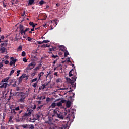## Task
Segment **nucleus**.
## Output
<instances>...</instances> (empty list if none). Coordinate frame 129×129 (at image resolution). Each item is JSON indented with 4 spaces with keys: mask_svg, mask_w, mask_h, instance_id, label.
<instances>
[{
    "mask_svg": "<svg viewBox=\"0 0 129 129\" xmlns=\"http://www.w3.org/2000/svg\"><path fill=\"white\" fill-rule=\"evenodd\" d=\"M18 50L22 51V46H19V47L18 48Z\"/></svg>",
    "mask_w": 129,
    "mask_h": 129,
    "instance_id": "53",
    "label": "nucleus"
},
{
    "mask_svg": "<svg viewBox=\"0 0 129 129\" xmlns=\"http://www.w3.org/2000/svg\"><path fill=\"white\" fill-rule=\"evenodd\" d=\"M4 66L3 62H0V69H2V67Z\"/></svg>",
    "mask_w": 129,
    "mask_h": 129,
    "instance_id": "44",
    "label": "nucleus"
},
{
    "mask_svg": "<svg viewBox=\"0 0 129 129\" xmlns=\"http://www.w3.org/2000/svg\"><path fill=\"white\" fill-rule=\"evenodd\" d=\"M53 113L56 115L57 117L58 118H60V119H64V117L62 115V113L61 112H59V111H57L56 110H54L53 111Z\"/></svg>",
    "mask_w": 129,
    "mask_h": 129,
    "instance_id": "6",
    "label": "nucleus"
},
{
    "mask_svg": "<svg viewBox=\"0 0 129 129\" xmlns=\"http://www.w3.org/2000/svg\"><path fill=\"white\" fill-rule=\"evenodd\" d=\"M24 107L25 104H20V106L17 107L15 109L12 110V113H14V114L18 113L15 119L16 122H21V121L27 120V119L31 116L32 113H33V110H32V109H27L26 112L23 113L21 117H20V114L23 112V110H20V108L23 109Z\"/></svg>",
    "mask_w": 129,
    "mask_h": 129,
    "instance_id": "1",
    "label": "nucleus"
},
{
    "mask_svg": "<svg viewBox=\"0 0 129 129\" xmlns=\"http://www.w3.org/2000/svg\"><path fill=\"white\" fill-rule=\"evenodd\" d=\"M44 75V72H41L39 74H38V77L39 79H38V81L41 79V77Z\"/></svg>",
    "mask_w": 129,
    "mask_h": 129,
    "instance_id": "16",
    "label": "nucleus"
},
{
    "mask_svg": "<svg viewBox=\"0 0 129 129\" xmlns=\"http://www.w3.org/2000/svg\"><path fill=\"white\" fill-rule=\"evenodd\" d=\"M69 55V53L68 52V51H66L64 52V57H67Z\"/></svg>",
    "mask_w": 129,
    "mask_h": 129,
    "instance_id": "31",
    "label": "nucleus"
},
{
    "mask_svg": "<svg viewBox=\"0 0 129 129\" xmlns=\"http://www.w3.org/2000/svg\"><path fill=\"white\" fill-rule=\"evenodd\" d=\"M4 63H5V65H8V64L9 63V61L6 60Z\"/></svg>",
    "mask_w": 129,
    "mask_h": 129,
    "instance_id": "50",
    "label": "nucleus"
},
{
    "mask_svg": "<svg viewBox=\"0 0 129 129\" xmlns=\"http://www.w3.org/2000/svg\"><path fill=\"white\" fill-rule=\"evenodd\" d=\"M9 77H7L6 78L3 79L1 81V82H8V81L9 79Z\"/></svg>",
    "mask_w": 129,
    "mask_h": 129,
    "instance_id": "20",
    "label": "nucleus"
},
{
    "mask_svg": "<svg viewBox=\"0 0 129 129\" xmlns=\"http://www.w3.org/2000/svg\"><path fill=\"white\" fill-rule=\"evenodd\" d=\"M46 77H53V76L50 75V73L48 74Z\"/></svg>",
    "mask_w": 129,
    "mask_h": 129,
    "instance_id": "47",
    "label": "nucleus"
},
{
    "mask_svg": "<svg viewBox=\"0 0 129 129\" xmlns=\"http://www.w3.org/2000/svg\"><path fill=\"white\" fill-rule=\"evenodd\" d=\"M42 47H50V45H49V44H44V45H42Z\"/></svg>",
    "mask_w": 129,
    "mask_h": 129,
    "instance_id": "37",
    "label": "nucleus"
},
{
    "mask_svg": "<svg viewBox=\"0 0 129 129\" xmlns=\"http://www.w3.org/2000/svg\"><path fill=\"white\" fill-rule=\"evenodd\" d=\"M76 78H77L76 75H74V76L72 77V79L69 78H66L67 81L71 84V87H73L74 89H75V87H76V83L74 84V82H75V81L76 80Z\"/></svg>",
    "mask_w": 129,
    "mask_h": 129,
    "instance_id": "4",
    "label": "nucleus"
},
{
    "mask_svg": "<svg viewBox=\"0 0 129 129\" xmlns=\"http://www.w3.org/2000/svg\"><path fill=\"white\" fill-rule=\"evenodd\" d=\"M9 86H10V85H9L8 83H3L1 86H0V88H4L5 89H6V88H7V87H9Z\"/></svg>",
    "mask_w": 129,
    "mask_h": 129,
    "instance_id": "11",
    "label": "nucleus"
},
{
    "mask_svg": "<svg viewBox=\"0 0 129 129\" xmlns=\"http://www.w3.org/2000/svg\"><path fill=\"white\" fill-rule=\"evenodd\" d=\"M66 100H62L60 102L56 103V106H62V103H65Z\"/></svg>",
    "mask_w": 129,
    "mask_h": 129,
    "instance_id": "13",
    "label": "nucleus"
},
{
    "mask_svg": "<svg viewBox=\"0 0 129 129\" xmlns=\"http://www.w3.org/2000/svg\"><path fill=\"white\" fill-rule=\"evenodd\" d=\"M37 80H38V79L37 78L33 79L32 80H31V83H33V82L37 81Z\"/></svg>",
    "mask_w": 129,
    "mask_h": 129,
    "instance_id": "30",
    "label": "nucleus"
},
{
    "mask_svg": "<svg viewBox=\"0 0 129 129\" xmlns=\"http://www.w3.org/2000/svg\"><path fill=\"white\" fill-rule=\"evenodd\" d=\"M26 78V77L24 76V75H22L21 76H20L18 80V82L19 83H21V82H22V81H23V79H24V78Z\"/></svg>",
    "mask_w": 129,
    "mask_h": 129,
    "instance_id": "15",
    "label": "nucleus"
},
{
    "mask_svg": "<svg viewBox=\"0 0 129 129\" xmlns=\"http://www.w3.org/2000/svg\"><path fill=\"white\" fill-rule=\"evenodd\" d=\"M35 70H39V67H37L35 69H34Z\"/></svg>",
    "mask_w": 129,
    "mask_h": 129,
    "instance_id": "58",
    "label": "nucleus"
},
{
    "mask_svg": "<svg viewBox=\"0 0 129 129\" xmlns=\"http://www.w3.org/2000/svg\"><path fill=\"white\" fill-rule=\"evenodd\" d=\"M38 66H39V67H42V63L39 64H38Z\"/></svg>",
    "mask_w": 129,
    "mask_h": 129,
    "instance_id": "63",
    "label": "nucleus"
},
{
    "mask_svg": "<svg viewBox=\"0 0 129 129\" xmlns=\"http://www.w3.org/2000/svg\"><path fill=\"white\" fill-rule=\"evenodd\" d=\"M7 46H8V43L7 42L1 43V48H3V47H7Z\"/></svg>",
    "mask_w": 129,
    "mask_h": 129,
    "instance_id": "21",
    "label": "nucleus"
},
{
    "mask_svg": "<svg viewBox=\"0 0 129 129\" xmlns=\"http://www.w3.org/2000/svg\"><path fill=\"white\" fill-rule=\"evenodd\" d=\"M41 116H42V114L40 113H38L36 114V115H35L34 118H33V119L30 118L29 121L30 122H35V121H36V120H38V119H39L40 117Z\"/></svg>",
    "mask_w": 129,
    "mask_h": 129,
    "instance_id": "5",
    "label": "nucleus"
},
{
    "mask_svg": "<svg viewBox=\"0 0 129 129\" xmlns=\"http://www.w3.org/2000/svg\"><path fill=\"white\" fill-rule=\"evenodd\" d=\"M42 89H45V88H46V86H45L44 84H42Z\"/></svg>",
    "mask_w": 129,
    "mask_h": 129,
    "instance_id": "51",
    "label": "nucleus"
},
{
    "mask_svg": "<svg viewBox=\"0 0 129 129\" xmlns=\"http://www.w3.org/2000/svg\"><path fill=\"white\" fill-rule=\"evenodd\" d=\"M16 84H17V82H14V84L12 85V86H13V87H16Z\"/></svg>",
    "mask_w": 129,
    "mask_h": 129,
    "instance_id": "46",
    "label": "nucleus"
},
{
    "mask_svg": "<svg viewBox=\"0 0 129 129\" xmlns=\"http://www.w3.org/2000/svg\"><path fill=\"white\" fill-rule=\"evenodd\" d=\"M38 105H39V104H41V101H37Z\"/></svg>",
    "mask_w": 129,
    "mask_h": 129,
    "instance_id": "56",
    "label": "nucleus"
},
{
    "mask_svg": "<svg viewBox=\"0 0 129 129\" xmlns=\"http://www.w3.org/2000/svg\"><path fill=\"white\" fill-rule=\"evenodd\" d=\"M56 106H57V104H56V103H52L51 104V107L52 108H54Z\"/></svg>",
    "mask_w": 129,
    "mask_h": 129,
    "instance_id": "26",
    "label": "nucleus"
},
{
    "mask_svg": "<svg viewBox=\"0 0 129 129\" xmlns=\"http://www.w3.org/2000/svg\"><path fill=\"white\" fill-rule=\"evenodd\" d=\"M50 52H55L56 51V47L52 46L51 48H49Z\"/></svg>",
    "mask_w": 129,
    "mask_h": 129,
    "instance_id": "19",
    "label": "nucleus"
},
{
    "mask_svg": "<svg viewBox=\"0 0 129 129\" xmlns=\"http://www.w3.org/2000/svg\"><path fill=\"white\" fill-rule=\"evenodd\" d=\"M23 62H28L27 58H26V57L23 58Z\"/></svg>",
    "mask_w": 129,
    "mask_h": 129,
    "instance_id": "43",
    "label": "nucleus"
},
{
    "mask_svg": "<svg viewBox=\"0 0 129 129\" xmlns=\"http://www.w3.org/2000/svg\"><path fill=\"white\" fill-rule=\"evenodd\" d=\"M53 24L54 27H56L57 26V19H55L54 20H53Z\"/></svg>",
    "mask_w": 129,
    "mask_h": 129,
    "instance_id": "29",
    "label": "nucleus"
},
{
    "mask_svg": "<svg viewBox=\"0 0 129 129\" xmlns=\"http://www.w3.org/2000/svg\"><path fill=\"white\" fill-rule=\"evenodd\" d=\"M33 24H34V22H29L30 26H32Z\"/></svg>",
    "mask_w": 129,
    "mask_h": 129,
    "instance_id": "55",
    "label": "nucleus"
},
{
    "mask_svg": "<svg viewBox=\"0 0 129 129\" xmlns=\"http://www.w3.org/2000/svg\"><path fill=\"white\" fill-rule=\"evenodd\" d=\"M73 95L70 97V98H72L75 96V94L74 93H72Z\"/></svg>",
    "mask_w": 129,
    "mask_h": 129,
    "instance_id": "45",
    "label": "nucleus"
},
{
    "mask_svg": "<svg viewBox=\"0 0 129 129\" xmlns=\"http://www.w3.org/2000/svg\"><path fill=\"white\" fill-rule=\"evenodd\" d=\"M42 87H40L39 88L38 90L40 91V90H42Z\"/></svg>",
    "mask_w": 129,
    "mask_h": 129,
    "instance_id": "59",
    "label": "nucleus"
},
{
    "mask_svg": "<svg viewBox=\"0 0 129 129\" xmlns=\"http://www.w3.org/2000/svg\"><path fill=\"white\" fill-rule=\"evenodd\" d=\"M56 82H57V83H59V82H61V79H57Z\"/></svg>",
    "mask_w": 129,
    "mask_h": 129,
    "instance_id": "42",
    "label": "nucleus"
},
{
    "mask_svg": "<svg viewBox=\"0 0 129 129\" xmlns=\"http://www.w3.org/2000/svg\"><path fill=\"white\" fill-rule=\"evenodd\" d=\"M50 101H51V98L47 97L46 98V102L48 103L50 102Z\"/></svg>",
    "mask_w": 129,
    "mask_h": 129,
    "instance_id": "34",
    "label": "nucleus"
},
{
    "mask_svg": "<svg viewBox=\"0 0 129 129\" xmlns=\"http://www.w3.org/2000/svg\"><path fill=\"white\" fill-rule=\"evenodd\" d=\"M21 72V70H18L17 71V76H19V75H20V73Z\"/></svg>",
    "mask_w": 129,
    "mask_h": 129,
    "instance_id": "38",
    "label": "nucleus"
},
{
    "mask_svg": "<svg viewBox=\"0 0 129 129\" xmlns=\"http://www.w3.org/2000/svg\"><path fill=\"white\" fill-rule=\"evenodd\" d=\"M27 40H28V42H31V41H32V38H31V37H28Z\"/></svg>",
    "mask_w": 129,
    "mask_h": 129,
    "instance_id": "40",
    "label": "nucleus"
},
{
    "mask_svg": "<svg viewBox=\"0 0 129 129\" xmlns=\"http://www.w3.org/2000/svg\"><path fill=\"white\" fill-rule=\"evenodd\" d=\"M1 39H2V40H4V39H5V36H4V35H2V36H1Z\"/></svg>",
    "mask_w": 129,
    "mask_h": 129,
    "instance_id": "57",
    "label": "nucleus"
},
{
    "mask_svg": "<svg viewBox=\"0 0 129 129\" xmlns=\"http://www.w3.org/2000/svg\"><path fill=\"white\" fill-rule=\"evenodd\" d=\"M52 58H54V59H56V58H58V55H54V54H52Z\"/></svg>",
    "mask_w": 129,
    "mask_h": 129,
    "instance_id": "35",
    "label": "nucleus"
},
{
    "mask_svg": "<svg viewBox=\"0 0 129 129\" xmlns=\"http://www.w3.org/2000/svg\"><path fill=\"white\" fill-rule=\"evenodd\" d=\"M39 5H44V4H46V2L45 1H44V0H41L40 1H39Z\"/></svg>",
    "mask_w": 129,
    "mask_h": 129,
    "instance_id": "25",
    "label": "nucleus"
},
{
    "mask_svg": "<svg viewBox=\"0 0 129 129\" xmlns=\"http://www.w3.org/2000/svg\"><path fill=\"white\" fill-rule=\"evenodd\" d=\"M38 81H37L36 83H33V84L32 85V86H33V87H34V88L37 87V84Z\"/></svg>",
    "mask_w": 129,
    "mask_h": 129,
    "instance_id": "27",
    "label": "nucleus"
},
{
    "mask_svg": "<svg viewBox=\"0 0 129 129\" xmlns=\"http://www.w3.org/2000/svg\"><path fill=\"white\" fill-rule=\"evenodd\" d=\"M49 129H55V126H51Z\"/></svg>",
    "mask_w": 129,
    "mask_h": 129,
    "instance_id": "52",
    "label": "nucleus"
},
{
    "mask_svg": "<svg viewBox=\"0 0 129 129\" xmlns=\"http://www.w3.org/2000/svg\"><path fill=\"white\" fill-rule=\"evenodd\" d=\"M21 55L22 57H25L26 56V52L23 51L22 52Z\"/></svg>",
    "mask_w": 129,
    "mask_h": 129,
    "instance_id": "32",
    "label": "nucleus"
},
{
    "mask_svg": "<svg viewBox=\"0 0 129 129\" xmlns=\"http://www.w3.org/2000/svg\"><path fill=\"white\" fill-rule=\"evenodd\" d=\"M54 75H56V76H58V74L57 73V72L54 73Z\"/></svg>",
    "mask_w": 129,
    "mask_h": 129,
    "instance_id": "61",
    "label": "nucleus"
},
{
    "mask_svg": "<svg viewBox=\"0 0 129 129\" xmlns=\"http://www.w3.org/2000/svg\"><path fill=\"white\" fill-rule=\"evenodd\" d=\"M30 31L29 28H26L22 25H20L19 26V32L21 35H23V38L26 39L27 36H26V32Z\"/></svg>",
    "mask_w": 129,
    "mask_h": 129,
    "instance_id": "3",
    "label": "nucleus"
},
{
    "mask_svg": "<svg viewBox=\"0 0 129 129\" xmlns=\"http://www.w3.org/2000/svg\"><path fill=\"white\" fill-rule=\"evenodd\" d=\"M66 106H67V107H68V108H69V107H70V106H71V102L70 101H68L66 103Z\"/></svg>",
    "mask_w": 129,
    "mask_h": 129,
    "instance_id": "18",
    "label": "nucleus"
},
{
    "mask_svg": "<svg viewBox=\"0 0 129 129\" xmlns=\"http://www.w3.org/2000/svg\"><path fill=\"white\" fill-rule=\"evenodd\" d=\"M24 16H25V11H24L23 14H22V17H24Z\"/></svg>",
    "mask_w": 129,
    "mask_h": 129,
    "instance_id": "60",
    "label": "nucleus"
},
{
    "mask_svg": "<svg viewBox=\"0 0 129 129\" xmlns=\"http://www.w3.org/2000/svg\"><path fill=\"white\" fill-rule=\"evenodd\" d=\"M36 108H37V106L36 104H34L33 106H32V109L34 110V109H36Z\"/></svg>",
    "mask_w": 129,
    "mask_h": 129,
    "instance_id": "36",
    "label": "nucleus"
},
{
    "mask_svg": "<svg viewBox=\"0 0 129 129\" xmlns=\"http://www.w3.org/2000/svg\"><path fill=\"white\" fill-rule=\"evenodd\" d=\"M35 0H29L28 6H31L34 4Z\"/></svg>",
    "mask_w": 129,
    "mask_h": 129,
    "instance_id": "17",
    "label": "nucleus"
},
{
    "mask_svg": "<svg viewBox=\"0 0 129 129\" xmlns=\"http://www.w3.org/2000/svg\"><path fill=\"white\" fill-rule=\"evenodd\" d=\"M21 127L23 128L26 129H34L35 128V126L33 124H23L21 125Z\"/></svg>",
    "mask_w": 129,
    "mask_h": 129,
    "instance_id": "7",
    "label": "nucleus"
},
{
    "mask_svg": "<svg viewBox=\"0 0 129 129\" xmlns=\"http://www.w3.org/2000/svg\"><path fill=\"white\" fill-rule=\"evenodd\" d=\"M3 8H6L7 7V3H4L3 2Z\"/></svg>",
    "mask_w": 129,
    "mask_h": 129,
    "instance_id": "48",
    "label": "nucleus"
},
{
    "mask_svg": "<svg viewBox=\"0 0 129 129\" xmlns=\"http://www.w3.org/2000/svg\"><path fill=\"white\" fill-rule=\"evenodd\" d=\"M18 101L20 103H25L26 98L28 97V93L23 92H17Z\"/></svg>",
    "mask_w": 129,
    "mask_h": 129,
    "instance_id": "2",
    "label": "nucleus"
},
{
    "mask_svg": "<svg viewBox=\"0 0 129 129\" xmlns=\"http://www.w3.org/2000/svg\"><path fill=\"white\" fill-rule=\"evenodd\" d=\"M15 72V70H12L10 72V73L9 75L11 76V75H13V74Z\"/></svg>",
    "mask_w": 129,
    "mask_h": 129,
    "instance_id": "33",
    "label": "nucleus"
},
{
    "mask_svg": "<svg viewBox=\"0 0 129 129\" xmlns=\"http://www.w3.org/2000/svg\"><path fill=\"white\" fill-rule=\"evenodd\" d=\"M6 52V48L5 47H2L1 48V53L4 54V53Z\"/></svg>",
    "mask_w": 129,
    "mask_h": 129,
    "instance_id": "24",
    "label": "nucleus"
},
{
    "mask_svg": "<svg viewBox=\"0 0 129 129\" xmlns=\"http://www.w3.org/2000/svg\"><path fill=\"white\" fill-rule=\"evenodd\" d=\"M70 116H71L70 114L68 115V116L67 117V120H70Z\"/></svg>",
    "mask_w": 129,
    "mask_h": 129,
    "instance_id": "39",
    "label": "nucleus"
},
{
    "mask_svg": "<svg viewBox=\"0 0 129 129\" xmlns=\"http://www.w3.org/2000/svg\"><path fill=\"white\" fill-rule=\"evenodd\" d=\"M37 99H39V100H41V99H42L43 100V99H45V96H41V97H38Z\"/></svg>",
    "mask_w": 129,
    "mask_h": 129,
    "instance_id": "28",
    "label": "nucleus"
},
{
    "mask_svg": "<svg viewBox=\"0 0 129 129\" xmlns=\"http://www.w3.org/2000/svg\"><path fill=\"white\" fill-rule=\"evenodd\" d=\"M13 122H14V117L12 116H11L9 117L8 123L12 124Z\"/></svg>",
    "mask_w": 129,
    "mask_h": 129,
    "instance_id": "14",
    "label": "nucleus"
},
{
    "mask_svg": "<svg viewBox=\"0 0 129 129\" xmlns=\"http://www.w3.org/2000/svg\"><path fill=\"white\" fill-rule=\"evenodd\" d=\"M10 129H14V127L13 126H11Z\"/></svg>",
    "mask_w": 129,
    "mask_h": 129,
    "instance_id": "64",
    "label": "nucleus"
},
{
    "mask_svg": "<svg viewBox=\"0 0 129 129\" xmlns=\"http://www.w3.org/2000/svg\"><path fill=\"white\" fill-rule=\"evenodd\" d=\"M10 59L11 60L9 63V65H10V66H12V65H15V64H16V62H17V59H14V57H11Z\"/></svg>",
    "mask_w": 129,
    "mask_h": 129,
    "instance_id": "9",
    "label": "nucleus"
},
{
    "mask_svg": "<svg viewBox=\"0 0 129 129\" xmlns=\"http://www.w3.org/2000/svg\"><path fill=\"white\" fill-rule=\"evenodd\" d=\"M43 85H45V86H48V83H45V84H43Z\"/></svg>",
    "mask_w": 129,
    "mask_h": 129,
    "instance_id": "62",
    "label": "nucleus"
},
{
    "mask_svg": "<svg viewBox=\"0 0 129 129\" xmlns=\"http://www.w3.org/2000/svg\"><path fill=\"white\" fill-rule=\"evenodd\" d=\"M74 70L73 69H72L69 73V76H70V77H71V76H73V74L72 73V72H73Z\"/></svg>",
    "mask_w": 129,
    "mask_h": 129,
    "instance_id": "22",
    "label": "nucleus"
},
{
    "mask_svg": "<svg viewBox=\"0 0 129 129\" xmlns=\"http://www.w3.org/2000/svg\"><path fill=\"white\" fill-rule=\"evenodd\" d=\"M69 122H66V123H64V124H63L62 126H61V127H59L58 129H68V123Z\"/></svg>",
    "mask_w": 129,
    "mask_h": 129,
    "instance_id": "10",
    "label": "nucleus"
},
{
    "mask_svg": "<svg viewBox=\"0 0 129 129\" xmlns=\"http://www.w3.org/2000/svg\"><path fill=\"white\" fill-rule=\"evenodd\" d=\"M35 65H36V62L34 61L32 62L31 63L28 65L27 67L26 68V69L27 70H32V69H34Z\"/></svg>",
    "mask_w": 129,
    "mask_h": 129,
    "instance_id": "8",
    "label": "nucleus"
},
{
    "mask_svg": "<svg viewBox=\"0 0 129 129\" xmlns=\"http://www.w3.org/2000/svg\"><path fill=\"white\" fill-rule=\"evenodd\" d=\"M32 26V27L34 28H35V27H36V26H37V24L33 23Z\"/></svg>",
    "mask_w": 129,
    "mask_h": 129,
    "instance_id": "54",
    "label": "nucleus"
},
{
    "mask_svg": "<svg viewBox=\"0 0 129 129\" xmlns=\"http://www.w3.org/2000/svg\"><path fill=\"white\" fill-rule=\"evenodd\" d=\"M49 42H50V41H49V40H43V43H49Z\"/></svg>",
    "mask_w": 129,
    "mask_h": 129,
    "instance_id": "41",
    "label": "nucleus"
},
{
    "mask_svg": "<svg viewBox=\"0 0 129 129\" xmlns=\"http://www.w3.org/2000/svg\"><path fill=\"white\" fill-rule=\"evenodd\" d=\"M43 106L44 105L38 106V107H37V108H36L37 110H40V109H42Z\"/></svg>",
    "mask_w": 129,
    "mask_h": 129,
    "instance_id": "23",
    "label": "nucleus"
},
{
    "mask_svg": "<svg viewBox=\"0 0 129 129\" xmlns=\"http://www.w3.org/2000/svg\"><path fill=\"white\" fill-rule=\"evenodd\" d=\"M53 120V118L48 116V120L45 121V123H48V124H53L52 123V121Z\"/></svg>",
    "mask_w": 129,
    "mask_h": 129,
    "instance_id": "12",
    "label": "nucleus"
},
{
    "mask_svg": "<svg viewBox=\"0 0 129 129\" xmlns=\"http://www.w3.org/2000/svg\"><path fill=\"white\" fill-rule=\"evenodd\" d=\"M37 43L38 44V45H41L42 44H43L44 43L43 42V41H38Z\"/></svg>",
    "mask_w": 129,
    "mask_h": 129,
    "instance_id": "49",
    "label": "nucleus"
}]
</instances>
